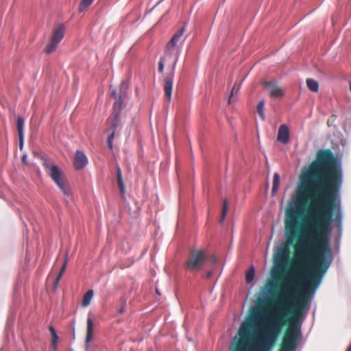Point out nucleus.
<instances>
[{
  "instance_id": "nucleus-18",
  "label": "nucleus",
  "mask_w": 351,
  "mask_h": 351,
  "mask_svg": "<svg viewBox=\"0 0 351 351\" xmlns=\"http://www.w3.org/2000/svg\"><path fill=\"white\" fill-rule=\"evenodd\" d=\"M306 86L312 92L317 93L319 90V83L312 78L306 79Z\"/></svg>"
},
{
  "instance_id": "nucleus-26",
  "label": "nucleus",
  "mask_w": 351,
  "mask_h": 351,
  "mask_svg": "<svg viewBox=\"0 0 351 351\" xmlns=\"http://www.w3.org/2000/svg\"><path fill=\"white\" fill-rule=\"evenodd\" d=\"M114 134L115 133L114 132H112L111 134L108 137V146L110 149H112L113 148V140Z\"/></svg>"
},
{
  "instance_id": "nucleus-32",
  "label": "nucleus",
  "mask_w": 351,
  "mask_h": 351,
  "mask_svg": "<svg viewBox=\"0 0 351 351\" xmlns=\"http://www.w3.org/2000/svg\"><path fill=\"white\" fill-rule=\"evenodd\" d=\"M347 351H351V346L348 348Z\"/></svg>"
},
{
  "instance_id": "nucleus-30",
  "label": "nucleus",
  "mask_w": 351,
  "mask_h": 351,
  "mask_svg": "<svg viewBox=\"0 0 351 351\" xmlns=\"http://www.w3.org/2000/svg\"><path fill=\"white\" fill-rule=\"evenodd\" d=\"M212 274H213V272L211 271H209L207 272L206 276L208 278H210L212 276Z\"/></svg>"
},
{
  "instance_id": "nucleus-13",
  "label": "nucleus",
  "mask_w": 351,
  "mask_h": 351,
  "mask_svg": "<svg viewBox=\"0 0 351 351\" xmlns=\"http://www.w3.org/2000/svg\"><path fill=\"white\" fill-rule=\"evenodd\" d=\"M93 332H94V327L93 322L92 319L88 317L87 318V329H86V336L85 339L86 344L89 343L93 338Z\"/></svg>"
},
{
  "instance_id": "nucleus-15",
  "label": "nucleus",
  "mask_w": 351,
  "mask_h": 351,
  "mask_svg": "<svg viewBox=\"0 0 351 351\" xmlns=\"http://www.w3.org/2000/svg\"><path fill=\"white\" fill-rule=\"evenodd\" d=\"M49 331L51 332V346H52L53 350L56 351L57 350V346H58V343L59 341V337H58V334L56 333L55 328L52 326H50L49 327Z\"/></svg>"
},
{
  "instance_id": "nucleus-25",
  "label": "nucleus",
  "mask_w": 351,
  "mask_h": 351,
  "mask_svg": "<svg viewBox=\"0 0 351 351\" xmlns=\"http://www.w3.org/2000/svg\"><path fill=\"white\" fill-rule=\"evenodd\" d=\"M265 106L264 101H261L257 106V110L259 115L261 117L262 119H264V113H263V108Z\"/></svg>"
},
{
  "instance_id": "nucleus-8",
  "label": "nucleus",
  "mask_w": 351,
  "mask_h": 351,
  "mask_svg": "<svg viewBox=\"0 0 351 351\" xmlns=\"http://www.w3.org/2000/svg\"><path fill=\"white\" fill-rule=\"evenodd\" d=\"M264 88L271 97L278 98L284 95L285 91L276 82H265Z\"/></svg>"
},
{
  "instance_id": "nucleus-17",
  "label": "nucleus",
  "mask_w": 351,
  "mask_h": 351,
  "mask_svg": "<svg viewBox=\"0 0 351 351\" xmlns=\"http://www.w3.org/2000/svg\"><path fill=\"white\" fill-rule=\"evenodd\" d=\"M94 292L93 290H88L83 296L82 301V306L84 307L88 306L91 302L93 297Z\"/></svg>"
},
{
  "instance_id": "nucleus-11",
  "label": "nucleus",
  "mask_w": 351,
  "mask_h": 351,
  "mask_svg": "<svg viewBox=\"0 0 351 351\" xmlns=\"http://www.w3.org/2000/svg\"><path fill=\"white\" fill-rule=\"evenodd\" d=\"M24 119L22 117L19 116L17 117L16 127L19 136L21 149H22L24 143Z\"/></svg>"
},
{
  "instance_id": "nucleus-5",
  "label": "nucleus",
  "mask_w": 351,
  "mask_h": 351,
  "mask_svg": "<svg viewBox=\"0 0 351 351\" xmlns=\"http://www.w3.org/2000/svg\"><path fill=\"white\" fill-rule=\"evenodd\" d=\"M294 228L295 223L290 230L289 233H287V245L281 247L276 250L274 256V263L275 266L280 269H283L287 264V262L289 258V245L292 243L294 239Z\"/></svg>"
},
{
  "instance_id": "nucleus-1",
  "label": "nucleus",
  "mask_w": 351,
  "mask_h": 351,
  "mask_svg": "<svg viewBox=\"0 0 351 351\" xmlns=\"http://www.w3.org/2000/svg\"><path fill=\"white\" fill-rule=\"evenodd\" d=\"M337 191H296L288 213L300 215L309 199L311 202L294 246L291 271L282 276L280 300L272 308H252L250 318L239 327L234 351H270L291 307H295L296 315L309 308L311 300L332 261L326 234L330 233L333 221H341L339 202L334 204L337 214L332 217V204Z\"/></svg>"
},
{
  "instance_id": "nucleus-19",
  "label": "nucleus",
  "mask_w": 351,
  "mask_h": 351,
  "mask_svg": "<svg viewBox=\"0 0 351 351\" xmlns=\"http://www.w3.org/2000/svg\"><path fill=\"white\" fill-rule=\"evenodd\" d=\"M280 184V176L278 173H275L274 175V180H273V186H272V193L274 195L277 193L278 190V186Z\"/></svg>"
},
{
  "instance_id": "nucleus-10",
  "label": "nucleus",
  "mask_w": 351,
  "mask_h": 351,
  "mask_svg": "<svg viewBox=\"0 0 351 351\" xmlns=\"http://www.w3.org/2000/svg\"><path fill=\"white\" fill-rule=\"evenodd\" d=\"M277 139L282 143H287L289 141V131L286 125H281L278 129Z\"/></svg>"
},
{
  "instance_id": "nucleus-9",
  "label": "nucleus",
  "mask_w": 351,
  "mask_h": 351,
  "mask_svg": "<svg viewBox=\"0 0 351 351\" xmlns=\"http://www.w3.org/2000/svg\"><path fill=\"white\" fill-rule=\"evenodd\" d=\"M88 164V158L84 152L77 150L74 159V166L76 169H81Z\"/></svg>"
},
{
  "instance_id": "nucleus-14",
  "label": "nucleus",
  "mask_w": 351,
  "mask_h": 351,
  "mask_svg": "<svg viewBox=\"0 0 351 351\" xmlns=\"http://www.w3.org/2000/svg\"><path fill=\"white\" fill-rule=\"evenodd\" d=\"M117 184H118L121 194L123 197H124L125 196V186H124L123 180L122 178L121 170L119 166L117 167Z\"/></svg>"
},
{
  "instance_id": "nucleus-31",
  "label": "nucleus",
  "mask_w": 351,
  "mask_h": 351,
  "mask_svg": "<svg viewBox=\"0 0 351 351\" xmlns=\"http://www.w3.org/2000/svg\"><path fill=\"white\" fill-rule=\"evenodd\" d=\"M26 158H27L26 155H24V156H23V162H25V163L26 162Z\"/></svg>"
},
{
  "instance_id": "nucleus-6",
  "label": "nucleus",
  "mask_w": 351,
  "mask_h": 351,
  "mask_svg": "<svg viewBox=\"0 0 351 351\" xmlns=\"http://www.w3.org/2000/svg\"><path fill=\"white\" fill-rule=\"evenodd\" d=\"M206 258V255L204 250H192L186 263V267L191 271L199 270L202 269Z\"/></svg>"
},
{
  "instance_id": "nucleus-16",
  "label": "nucleus",
  "mask_w": 351,
  "mask_h": 351,
  "mask_svg": "<svg viewBox=\"0 0 351 351\" xmlns=\"http://www.w3.org/2000/svg\"><path fill=\"white\" fill-rule=\"evenodd\" d=\"M108 121L111 125L112 132L115 133L120 123L119 114H114V117L108 118Z\"/></svg>"
},
{
  "instance_id": "nucleus-4",
  "label": "nucleus",
  "mask_w": 351,
  "mask_h": 351,
  "mask_svg": "<svg viewBox=\"0 0 351 351\" xmlns=\"http://www.w3.org/2000/svg\"><path fill=\"white\" fill-rule=\"evenodd\" d=\"M301 338L300 326L297 318L293 317L284 336L280 351H295Z\"/></svg>"
},
{
  "instance_id": "nucleus-23",
  "label": "nucleus",
  "mask_w": 351,
  "mask_h": 351,
  "mask_svg": "<svg viewBox=\"0 0 351 351\" xmlns=\"http://www.w3.org/2000/svg\"><path fill=\"white\" fill-rule=\"evenodd\" d=\"M274 282L275 279H267L266 284H265V288L267 290V292L269 293H271L273 291V289L274 288Z\"/></svg>"
},
{
  "instance_id": "nucleus-22",
  "label": "nucleus",
  "mask_w": 351,
  "mask_h": 351,
  "mask_svg": "<svg viewBox=\"0 0 351 351\" xmlns=\"http://www.w3.org/2000/svg\"><path fill=\"white\" fill-rule=\"evenodd\" d=\"M254 278V269L253 267L247 272L245 275V280L247 283H250Z\"/></svg>"
},
{
  "instance_id": "nucleus-7",
  "label": "nucleus",
  "mask_w": 351,
  "mask_h": 351,
  "mask_svg": "<svg viewBox=\"0 0 351 351\" xmlns=\"http://www.w3.org/2000/svg\"><path fill=\"white\" fill-rule=\"evenodd\" d=\"M65 28L62 24L58 25L52 32L50 42L46 45L45 51L47 53L53 52L58 47V44L64 36Z\"/></svg>"
},
{
  "instance_id": "nucleus-3",
  "label": "nucleus",
  "mask_w": 351,
  "mask_h": 351,
  "mask_svg": "<svg viewBox=\"0 0 351 351\" xmlns=\"http://www.w3.org/2000/svg\"><path fill=\"white\" fill-rule=\"evenodd\" d=\"M43 165L47 174L56 183L65 196L64 200L68 202L69 197L71 195V187L69 182L64 179L63 171L56 165L50 163L47 159L43 160Z\"/></svg>"
},
{
  "instance_id": "nucleus-2",
  "label": "nucleus",
  "mask_w": 351,
  "mask_h": 351,
  "mask_svg": "<svg viewBox=\"0 0 351 351\" xmlns=\"http://www.w3.org/2000/svg\"><path fill=\"white\" fill-rule=\"evenodd\" d=\"M185 32V27H182L174 34L171 40L167 43L165 47V54L160 58L158 62V71L160 73L163 72L165 62L169 61L172 63L170 71L167 73L164 77V91L169 101L171 99L173 82L176 64L180 55L183 44L186 38V36L184 35Z\"/></svg>"
},
{
  "instance_id": "nucleus-12",
  "label": "nucleus",
  "mask_w": 351,
  "mask_h": 351,
  "mask_svg": "<svg viewBox=\"0 0 351 351\" xmlns=\"http://www.w3.org/2000/svg\"><path fill=\"white\" fill-rule=\"evenodd\" d=\"M112 95L115 99L113 106V114H119L122 108V98L121 95H118L114 89L112 91Z\"/></svg>"
},
{
  "instance_id": "nucleus-20",
  "label": "nucleus",
  "mask_w": 351,
  "mask_h": 351,
  "mask_svg": "<svg viewBox=\"0 0 351 351\" xmlns=\"http://www.w3.org/2000/svg\"><path fill=\"white\" fill-rule=\"evenodd\" d=\"M94 0H82L79 5V11L82 12L85 11L93 2Z\"/></svg>"
},
{
  "instance_id": "nucleus-24",
  "label": "nucleus",
  "mask_w": 351,
  "mask_h": 351,
  "mask_svg": "<svg viewBox=\"0 0 351 351\" xmlns=\"http://www.w3.org/2000/svg\"><path fill=\"white\" fill-rule=\"evenodd\" d=\"M66 260H65L64 263H63L62 268L60 271V273L58 274V275L56 278V280L55 281V287H57L59 280H60V278H62V276L63 275L64 272L66 270Z\"/></svg>"
},
{
  "instance_id": "nucleus-28",
  "label": "nucleus",
  "mask_w": 351,
  "mask_h": 351,
  "mask_svg": "<svg viewBox=\"0 0 351 351\" xmlns=\"http://www.w3.org/2000/svg\"><path fill=\"white\" fill-rule=\"evenodd\" d=\"M126 89H127V84L124 82H122V83L120 85V88H119L120 93L122 95H124Z\"/></svg>"
},
{
  "instance_id": "nucleus-21",
  "label": "nucleus",
  "mask_w": 351,
  "mask_h": 351,
  "mask_svg": "<svg viewBox=\"0 0 351 351\" xmlns=\"http://www.w3.org/2000/svg\"><path fill=\"white\" fill-rule=\"evenodd\" d=\"M228 209V202L226 199L223 200V206H222V211H221V217L220 219V222H222L226 216L227 212Z\"/></svg>"
},
{
  "instance_id": "nucleus-27",
  "label": "nucleus",
  "mask_w": 351,
  "mask_h": 351,
  "mask_svg": "<svg viewBox=\"0 0 351 351\" xmlns=\"http://www.w3.org/2000/svg\"><path fill=\"white\" fill-rule=\"evenodd\" d=\"M240 86H241V84H239L237 88L236 87V84L234 86V87L232 89L231 95H230L229 100H228L229 103L231 102V98L232 97L234 93L235 92L237 93L239 91Z\"/></svg>"
},
{
  "instance_id": "nucleus-29",
  "label": "nucleus",
  "mask_w": 351,
  "mask_h": 351,
  "mask_svg": "<svg viewBox=\"0 0 351 351\" xmlns=\"http://www.w3.org/2000/svg\"><path fill=\"white\" fill-rule=\"evenodd\" d=\"M122 302H123L122 306L118 309V313L120 314H122L125 311V306L126 305V300L125 298H123Z\"/></svg>"
}]
</instances>
